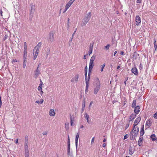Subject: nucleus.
Here are the masks:
<instances>
[{"label":"nucleus","instance_id":"aec40b11","mask_svg":"<svg viewBox=\"0 0 157 157\" xmlns=\"http://www.w3.org/2000/svg\"><path fill=\"white\" fill-rule=\"evenodd\" d=\"M144 125H143L142 126V128L141 129L140 136L142 137V136L144 135Z\"/></svg>","mask_w":157,"mask_h":157},{"label":"nucleus","instance_id":"ea45409f","mask_svg":"<svg viewBox=\"0 0 157 157\" xmlns=\"http://www.w3.org/2000/svg\"><path fill=\"white\" fill-rule=\"evenodd\" d=\"M8 37V35L7 34H6L3 39V40L5 41L7 38Z\"/></svg>","mask_w":157,"mask_h":157},{"label":"nucleus","instance_id":"f8f14e48","mask_svg":"<svg viewBox=\"0 0 157 157\" xmlns=\"http://www.w3.org/2000/svg\"><path fill=\"white\" fill-rule=\"evenodd\" d=\"M134 112L136 114H138L140 112V107L139 105H137L134 108Z\"/></svg>","mask_w":157,"mask_h":157},{"label":"nucleus","instance_id":"20e7f679","mask_svg":"<svg viewBox=\"0 0 157 157\" xmlns=\"http://www.w3.org/2000/svg\"><path fill=\"white\" fill-rule=\"evenodd\" d=\"M54 33L53 31L50 32L48 37V40L49 42H52L54 41Z\"/></svg>","mask_w":157,"mask_h":157},{"label":"nucleus","instance_id":"de8ad7c7","mask_svg":"<svg viewBox=\"0 0 157 157\" xmlns=\"http://www.w3.org/2000/svg\"><path fill=\"white\" fill-rule=\"evenodd\" d=\"M27 51H24L23 56H27Z\"/></svg>","mask_w":157,"mask_h":157},{"label":"nucleus","instance_id":"dca6fc26","mask_svg":"<svg viewBox=\"0 0 157 157\" xmlns=\"http://www.w3.org/2000/svg\"><path fill=\"white\" fill-rule=\"evenodd\" d=\"M28 142H25L24 144L25 151V152H28L29 151L28 148Z\"/></svg>","mask_w":157,"mask_h":157},{"label":"nucleus","instance_id":"a19ab883","mask_svg":"<svg viewBox=\"0 0 157 157\" xmlns=\"http://www.w3.org/2000/svg\"><path fill=\"white\" fill-rule=\"evenodd\" d=\"M153 117L154 118L157 119V111L154 114Z\"/></svg>","mask_w":157,"mask_h":157},{"label":"nucleus","instance_id":"f257e3e1","mask_svg":"<svg viewBox=\"0 0 157 157\" xmlns=\"http://www.w3.org/2000/svg\"><path fill=\"white\" fill-rule=\"evenodd\" d=\"M96 82V86L95 88H94V93L95 94H97L98 92L100 89L101 86L100 82L99 80V79L98 78H97Z\"/></svg>","mask_w":157,"mask_h":157},{"label":"nucleus","instance_id":"5701e85b","mask_svg":"<svg viewBox=\"0 0 157 157\" xmlns=\"http://www.w3.org/2000/svg\"><path fill=\"white\" fill-rule=\"evenodd\" d=\"M55 112L53 109H51L49 111V115L51 116H53L55 115Z\"/></svg>","mask_w":157,"mask_h":157},{"label":"nucleus","instance_id":"cd10ccee","mask_svg":"<svg viewBox=\"0 0 157 157\" xmlns=\"http://www.w3.org/2000/svg\"><path fill=\"white\" fill-rule=\"evenodd\" d=\"M134 151V150L132 147L130 148L129 149V154L130 155H132Z\"/></svg>","mask_w":157,"mask_h":157},{"label":"nucleus","instance_id":"6ab92c4d","mask_svg":"<svg viewBox=\"0 0 157 157\" xmlns=\"http://www.w3.org/2000/svg\"><path fill=\"white\" fill-rule=\"evenodd\" d=\"M152 122L150 119L146 121V126L150 127L151 126Z\"/></svg>","mask_w":157,"mask_h":157},{"label":"nucleus","instance_id":"0eeeda50","mask_svg":"<svg viewBox=\"0 0 157 157\" xmlns=\"http://www.w3.org/2000/svg\"><path fill=\"white\" fill-rule=\"evenodd\" d=\"M91 15L90 12H89L87 15V16L84 17L83 19V21L87 23L90 18Z\"/></svg>","mask_w":157,"mask_h":157},{"label":"nucleus","instance_id":"473e14b6","mask_svg":"<svg viewBox=\"0 0 157 157\" xmlns=\"http://www.w3.org/2000/svg\"><path fill=\"white\" fill-rule=\"evenodd\" d=\"M71 6V5L70 4V3L68 2L66 4L65 6V7H66L68 9Z\"/></svg>","mask_w":157,"mask_h":157},{"label":"nucleus","instance_id":"79ce46f5","mask_svg":"<svg viewBox=\"0 0 157 157\" xmlns=\"http://www.w3.org/2000/svg\"><path fill=\"white\" fill-rule=\"evenodd\" d=\"M28 137L27 136H26L25 137V142H28Z\"/></svg>","mask_w":157,"mask_h":157},{"label":"nucleus","instance_id":"bb28decb","mask_svg":"<svg viewBox=\"0 0 157 157\" xmlns=\"http://www.w3.org/2000/svg\"><path fill=\"white\" fill-rule=\"evenodd\" d=\"M136 99H134L133 100L132 104V108H134L135 107H136Z\"/></svg>","mask_w":157,"mask_h":157},{"label":"nucleus","instance_id":"5fc2aeb1","mask_svg":"<svg viewBox=\"0 0 157 157\" xmlns=\"http://www.w3.org/2000/svg\"><path fill=\"white\" fill-rule=\"evenodd\" d=\"M26 64V62H23V67L24 68H25Z\"/></svg>","mask_w":157,"mask_h":157},{"label":"nucleus","instance_id":"9d476101","mask_svg":"<svg viewBox=\"0 0 157 157\" xmlns=\"http://www.w3.org/2000/svg\"><path fill=\"white\" fill-rule=\"evenodd\" d=\"M132 72L136 75H138V70L136 67H133L131 70Z\"/></svg>","mask_w":157,"mask_h":157},{"label":"nucleus","instance_id":"1a4fd4ad","mask_svg":"<svg viewBox=\"0 0 157 157\" xmlns=\"http://www.w3.org/2000/svg\"><path fill=\"white\" fill-rule=\"evenodd\" d=\"M136 25H139L141 23L140 17L139 16H136Z\"/></svg>","mask_w":157,"mask_h":157},{"label":"nucleus","instance_id":"f3484780","mask_svg":"<svg viewBox=\"0 0 157 157\" xmlns=\"http://www.w3.org/2000/svg\"><path fill=\"white\" fill-rule=\"evenodd\" d=\"M143 137L140 136L139 140L138 141V144L139 146H141L142 145V142H143Z\"/></svg>","mask_w":157,"mask_h":157},{"label":"nucleus","instance_id":"680f3d73","mask_svg":"<svg viewBox=\"0 0 157 157\" xmlns=\"http://www.w3.org/2000/svg\"><path fill=\"white\" fill-rule=\"evenodd\" d=\"M50 53V50H49V51L48 52H47L46 53V57H47L49 55V54Z\"/></svg>","mask_w":157,"mask_h":157},{"label":"nucleus","instance_id":"a18cd8bd","mask_svg":"<svg viewBox=\"0 0 157 157\" xmlns=\"http://www.w3.org/2000/svg\"><path fill=\"white\" fill-rule=\"evenodd\" d=\"M38 90L39 91L42 90V86H39L38 87Z\"/></svg>","mask_w":157,"mask_h":157},{"label":"nucleus","instance_id":"69168bd1","mask_svg":"<svg viewBox=\"0 0 157 157\" xmlns=\"http://www.w3.org/2000/svg\"><path fill=\"white\" fill-rule=\"evenodd\" d=\"M70 150V145H67V150Z\"/></svg>","mask_w":157,"mask_h":157},{"label":"nucleus","instance_id":"4d7b16f0","mask_svg":"<svg viewBox=\"0 0 157 157\" xmlns=\"http://www.w3.org/2000/svg\"><path fill=\"white\" fill-rule=\"evenodd\" d=\"M73 38V37H72V36L71 39L70 40V41H69V44L70 45V44L71 43V42L72 41Z\"/></svg>","mask_w":157,"mask_h":157},{"label":"nucleus","instance_id":"393cba45","mask_svg":"<svg viewBox=\"0 0 157 157\" xmlns=\"http://www.w3.org/2000/svg\"><path fill=\"white\" fill-rule=\"evenodd\" d=\"M70 119L71 124V126H72L74 123V118L73 117H72V116H71V114L70 115Z\"/></svg>","mask_w":157,"mask_h":157},{"label":"nucleus","instance_id":"2eb2a0df","mask_svg":"<svg viewBox=\"0 0 157 157\" xmlns=\"http://www.w3.org/2000/svg\"><path fill=\"white\" fill-rule=\"evenodd\" d=\"M139 131V128L138 127L136 126H135V127H133V128L132 130L131 131H133V132L137 134H138V132Z\"/></svg>","mask_w":157,"mask_h":157},{"label":"nucleus","instance_id":"4468645a","mask_svg":"<svg viewBox=\"0 0 157 157\" xmlns=\"http://www.w3.org/2000/svg\"><path fill=\"white\" fill-rule=\"evenodd\" d=\"M41 45H42V43H41V42H39L37 45V46H36L34 48V49L33 50V54H34V51H35V49H37V48H38V50H39V49L40 48L41 46Z\"/></svg>","mask_w":157,"mask_h":157},{"label":"nucleus","instance_id":"58836bf2","mask_svg":"<svg viewBox=\"0 0 157 157\" xmlns=\"http://www.w3.org/2000/svg\"><path fill=\"white\" fill-rule=\"evenodd\" d=\"M110 46V45L109 44H108L105 47V48L106 50H108L109 49V48Z\"/></svg>","mask_w":157,"mask_h":157},{"label":"nucleus","instance_id":"052dcab7","mask_svg":"<svg viewBox=\"0 0 157 157\" xmlns=\"http://www.w3.org/2000/svg\"><path fill=\"white\" fill-rule=\"evenodd\" d=\"M93 101H92L90 102V105H89V108H90V107L91 106V105H92L93 104Z\"/></svg>","mask_w":157,"mask_h":157},{"label":"nucleus","instance_id":"72a5a7b5","mask_svg":"<svg viewBox=\"0 0 157 157\" xmlns=\"http://www.w3.org/2000/svg\"><path fill=\"white\" fill-rule=\"evenodd\" d=\"M93 51V48H89V55L90 56V54H91Z\"/></svg>","mask_w":157,"mask_h":157},{"label":"nucleus","instance_id":"7ed1b4c3","mask_svg":"<svg viewBox=\"0 0 157 157\" xmlns=\"http://www.w3.org/2000/svg\"><path fill=\"white\" fill-rule=\"evenodd\" d=\"M30 6H31V10L30 12V14L29 19L31 20L32 18L33 17V13L35 12V6L33 5V3H31Z\"/></svg>","mask_w":157,"mask_h":157},{"label":"nucleus","instance_id":"a211bd4d","mask_svg":"<svg viewBox=\"0 0 157 157\" xmlns=\"http://www.w3.org/2000/svg\"><path fill=\"white\" fill-rule=\"evenodd\" d=\"M78 74L76 75L75 77L74 78H72V79L71 80V81L72 82H74L75 81V82H78Z\"/></svg>","mask_w":157,"mask_h":157},{"label":"nucleus","instance_id":"13d9d810","mask_svg":"<svg viewBox=\"0 0 157 157\" xmlns=\"http://www.w3.org/2000/svg\"><path fill=\"white\" fill-rule=\"evenodd\" d=\"M2 105V101L1 100V97H0V108L1 107V106Z\"/></svg>","mask_w":157,"mask_h":157},{"label":"nucleus","instance_id":"c9c22d12","mask_svg":"<svg viewBox=\"0 0 157 157\" xmlns=\"http://www.w3.org/2000/svg\"><path fill=\"white\" fill-rule=\"evenodd\" d=\"M25 157H29V152H25Z\"/></svg>","mask_w":157,"mask_h":157},{"label":"nucleus","instance_id":"ddd939ff","mask_svg":"<svg viewBox=\"0 0 157 157\" xmlns=\"http://www.w3.org/2000/svg\"><path fill=\"white\" fill-rule=\"evenodd\" d=\"M34 73L35 74V76L36 78L40 74V69L39 68H37L36 70L35 71Z\"/></svg>","mask_w":157,"mask_h":157},{"label":"nucleus","instance_id":"bf43d9fd","mask_svg":"<svg viewBox=\"0 0 157 157\" xmlns=\"http://www.w3.org/2000/svg\"><path fill=\"white\" fill-rule=\"evenodd\" d=\"M142 0H137L136 2L138 3H140L141 2Z\"/></svg>","mask_w":157,"mask_h":157},{"label":"nucleus","instance_id":"09e8293b","mask_svg":"<svg viewBox=\"0 0 157 157\" xmlns=\"http://www.w3.org/2000/svg\"><path fill=\"white\" fill-rule=\"evenodd\" d=\"M128 134H126V135H125L124 136V139L125 140V139H127V138H128Z\"/></svg>","mask_w":157,"mask_h":157},{"label":"nucleus","instance_id":"f704fd0d","mask_svg":"<svg viewBox=\"0 0 157 157\" xmlns=\"http://www.w3.org/2000/svg\"><path fill=\"white\" fill-rule=\"evenodd\" d=\"M84 116H85V118L86 120L89 119V116L86 113H85Z\"/></svg>","mask_w":157,"mask_h":157},{"label":"nucleus","instance_id":"c85d7f7f","mask_svg":"<svg viewBox=\"0 0 157 157\" xmlns=\"http://www.w3.org/2000/svg\"><path fill=\"white\" fill-rule=\"evenodd\" d=\"M85 98H84L82 101V108H84L85 106Z\"/></svg>","mask_w":157,"mask_h":157},{"label":"nucleus","instance_id":"c756f323","mask_svg":"<svg viewBox=\"0 0 157 157\" xmlns=\"http://www.w3.org/2000/svg\"><path fill=\"white\" fill-rule=\"evenodd\" d=\"M44 101V100L43 99H41L40 101H39L38 100L36 101L35 102L36 103H38V104H41L43 103Z\"/></svg>","mask_w":157,"mask_h":157},{"label":"nucleus","instance_id":"e2e57ef3","mask_svg":"<svg viewBox=\"0 0 157 157\" xmlns=\"http://www.w3.org/2000/svg\"><path fill=\"white\" fill-rule=\"evenodd\" d=\"M40 65H41V63H39L37 68H39Z\"/></svg>","mask_w":157,"mask_h":157},{"label":"nucleus","instance_id":"9b49d317","mask_svg":"<svg viewBox=\"0 0 157 157\" xmlns=\"http://www.w3.org/2000/svg\"><path fill=\"white\" fill-rule=\"evenodd\" d=\"M79 135H80L79 132H78L77 133V134H76V137H75V145H76V150H77V149L78 140V139L79 137Z\"/></svg>","mask_w":157,"mask_h":157},{"label":"nucleus","instance_id":"412c9836","mask_svg":"<svg viewBox=\"0 0 157 157\" xmlns=\"http://www.w3.org/2000/svg\"><path fill=\"white\" fill-rule=\"evenodd\" d=\"M35 50H36V51L35 53L34 58H33V59L34 60H35L36 57L38 56V52H39V50L37 48L36 49H35Z\"/></svg>","mask_w":157,"mask_h":157},{"label":"nucleus","instance_id":"3c124183","mask_svg":"<svg viewBox=\"0 0 157 157\" xmlns=\"http://www.w3.org/2000/svg\"><path fill=\"white\" fill-rule=\"evenodd\" d=\"M129 125V123H127L125 126V129H126L128 127Z\"/></svg>","mask_w":157,"mask_h":157},{"label":"nucleus","instance_id":"774afa93","mask_svg":"<svg viewBox=\"0 0 157 157\" xmlns=\"http://www.w3.org/2000/svg\"><path fill=\"white\" fill-rule=\"evenodd\" d=\"M120 54L121 55H124V52L122 51L121 52Z\"/></svg>","mask_w":157,"mask_h":157},{"label":"nucleus","instance_id":"338daca9","mask_svg":"<svg viewBox=\"0 0 157 157\" xmlns=\"http://www.w3.org/2000/svg\"><path fill=\"white\" fill-rule=\"evenodd\" d=\"M94 137L92 138V140H91V143H94Z\"/></svg>","mask_w":157,"mask_h":157},{"label":"nucleus","instance_id":"0e129e2a","mask_svg":"<svg viewBox=\"0 0 157 157\" xmlns=\"http://www.w3.org/2000/svg\"><path fill=\"white\" fill-rule=\"evenodd\" d=\"M154 47L155 48V50L156 51V49L157 48V46L156 44H155L154 45Z\"/></svg>","mask_w":157,"mask_h":157},{"label":"nucleus","instance_id":"37998d69","mask_svg":"<svg viewBox=\"0 0 157 157\" xmlns=\"http://www.w3.org/2000/svg\"><path fill=\"white\" fill-rule=\"evenodd\" d=\"M26 57L27 56H23V62H26Z\"/></svg>","mask_w":157,"mask_h":157},{"label":"nucleus","instance_id":"e433bc0d","mask_svg":"<svg viewBox=\"0 0 157 157\" xmlns=\"http://www.w3.org/2000/svg\"><path fill=\"white\" fill-rule=\"evenodd\" d=\"M105 63H104L103 65H102L101 66V71L102 72L103 71V68H104V67H105Z\"/></svg>","mask_w":157,"mask_h":157},{"label":"nucleus","instance_id":"49530a36","mask_svg":"<svg viewBox=\"0 0 157 157\" xmlns=\"http://www.w3.org/2000/svg\"><path fill=\"white\" fill-rule=\"evenodd\" d=\"M94 44V43H90V46L89 48H93Z\"/></svg>","mask_w":157,"mask_h":157},{"label":"nucleus","instance_id":"f03ea898","mask_svg":"<svg viewBox=\"0 0 157 157\" xmlns=\"http://www.w3.org/2000/svg\"><path fill=\"white\" fill-rule=\"evenodd\" d=\"M85 80L86 81V87L85 90V93H86L88 92V89L89 87V81L90 78V77L88 76L87 77V71L85 70Z\"/></svg>","mask_w":157,"mask_h":157},{"label":"nucleus","instance_id":"423d86ee","mask_svg":"<svg viewBox=\"0 0 157 157\" xmlns=\"http://www.w3.org/2000/svg\"><path fill=\"white\" fill-rule=\"evenodd\" d=\"M130 139L131 140H135V137L138 135V134H137L136 132H133V131H131L130 133Z\"/></svg>","mask_w":157,"mask_h":157},{"label":"nucleus","instance_id":"4be33fe9","mask_svg":"<svg viewBox=\"0 0 157 157\" xmlns=\"http://www.w3.org/2000/svg\"><path fill=\"white\" fill-rule=\"evenodd\" d=\"M150 138L151 139L152 141H155V140L157 141V138L156 139V136L155 134H152L151 135Z\"/></svg>","mask_w":157,"mask_h":157},{"label":"nucleus","instance_id":"2f4dec72","mask_svg":"<svg viewBox=\"0 0 157 157\" xmlns=\"http://www.w3.org/2000/svg\"><path fill=\"white\" fill-rule=\"evenodd\" d=\"M65 128L67 130H68L69 128V124L68 123H67L65 124Z\"/></svg>","mask_w":157,"mask_h":157},{"label":"nucleus","instance_id":"6e6d98bb","mask_svg":"<svg viewBox=\"0 0 157 157\" xmlns=\"http://www.w3.org/2000/svg\"><path fill=\"white\" fill-rule=\"evenodd\" d=\"M70 150H67V154L68 156H70Z\"/></svg>","mask_w":157,"mask_h":157},{"label":"nucleus","instance_id":"864d4df0","mask_svg":"<svg viewBox=\"0 0 157 157\" xmlns=\"http://www.w3.org/2000/svg\"><path fill=\"white\" fill-rule=\"evenodd\" d=\"M77 28H76L75 29V31H74V33H73V34H72V37H74V35H75V33H76V31H77Z\"/></svg>","mask_w":157,"mask_h":157},{"label":"nucleus","instance_id":"39448f33","mask_svg":"<svg viewBox=\"0 0 157 157\" xmlns=\"http://www.w3.org/2000/svg\"><path fill=\"white\" fill-rule=\"evenodd\" d=\"M94 62L90 61L89 66V71H88V77H90V73L91 72L92 69L94 66Z\"/></svg>","mask_w":157,"mask_h":157},{"label":"nucleus","instance_id":"c03bdc74","mask_svg":"<svg viewBox=\"0 0 157 157\" xmlns=\"http://www.w3.org/2000/svg\"><path fill=\"white\" fill-rule=\"evenodd\" d=\"M70 19L69 18H68L67 22V29H69V20Z\"/></svg>","mask_w":157,"mask_h":157},{"label":"nucleus","instance_id":"b1692460","mask_svg":"<svg viewBox=\"0 0 157 157\" xmlns=\"http://www.w3.org/2000/svg\"><path fill=\"white\" fill-rule=\"evenodd\" d=\"M139 56V54H138L136 52H134L133 54V57L135 59H137Z\"/></svg>","mask_w":157,"mask_h":157},{"label":"nucleus","instance_id":"8fccbe9b","mask_svg":"<svg viewBox=\"0 0 157 157\" xmlns=\"http://www.w3.org/2000/svg\"><path fill=\"white\" fill-rule=\"evenodd\" d=\"M75 1V0H71L69 2H68L70 3V4L71 5V4Z\"/></svg>","mask_w":157,"mask_h":157},{"label":"nucleus","instance_id":"603ef678","mask_svg":"<svg viewBox=\"0 0 157 157\" xmlns=\"http://www.w3.org/2000/svg\"><path fill=\"white\" fill-rule=\"evenodd\" d=\"M47 133H48V131H45L44 132H43L42 133V134L43 135H46L47 134Z\"/></svg>","mask_w":157,"mask_h":157},{"label":"nucleus","instance_id":"7c9ffc66","mask_svg":"<svg viewBox=\"0 0 157 157\" xmlns=\"http://www.w3.org/2000/svg\"><path fill=\"white\" fill-rule=\"evenodd\" d=\"M95 56L94 55H93L90 59V61L94 62V61L95 60Z\"/></svg>","mask_w":157,"mask_h":157},{"label":"nucleus","instance_id":"a878e982","mask_svg":"<svg viewBox=\"0 0 157 157\" xmlns=\"http://www.w3.org/2000/svg\"><path fill=\"white\" fill-rule=\"evenodd\" d=\"M136 117V114L132 113L130 116V118L134 119Z\"/></svg>","mask_w":157,"mask_h":157},{"label":"nucleus","instance_id":"6e6552de","mask_svg":"<svg viewBox=\"0 0 157 157\" xmlns=\"http://www.w3.org/2000/svg\"><path fill=\"white\" fill-rule=\"evenodd\" d=\"M141 119V117H138L135 120L134 124H133V127H135L140 122Z\"/></svg>","mask_w":157,"mask_h":157},{"label":"nucleus","instance_id":"4c0bfd02","mask_svg":"<svg viewBox=\"0 0 157 157\" xmlns=\"http://www.w3.org/2000/svg\"><path fill=\"white\" fill-rule=\"evenodd\" d=\"M67 145H70V140L69 136H68Z\"/></svg>","mask_w":157,"mask_h":157}]
</instances>
